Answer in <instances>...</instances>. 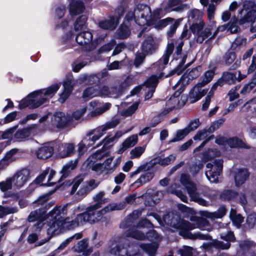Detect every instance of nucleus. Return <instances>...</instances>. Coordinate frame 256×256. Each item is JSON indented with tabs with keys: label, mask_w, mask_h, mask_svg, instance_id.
I'll use <instances>...</instances> for the list:
<instances>
[{
	"label": "nucleus",
	"mask_w": 256,
	"mask_h": 256,
	"mask_svg": "<svg viewBox=\"0 0 256 256\" xmlns=\"http://www.w3.org/2000/svg\"><path fill=\"white\" fill-rule=\"evenodd\" d=\"M238 15L240 18L238 19L234 16L230 21L226 24V28L232 34H236L240 31V26L246 23H251L250 28L251 32H256V3L252 0H244L242 8L238 10Z\"/></svg>",
	"instance_id": "nucleus-1"
},
{
	"label": "nucleus",
	"mask_w": 256,
	"mask_h": 256,
	"mask_svg": "<svg viewBox=\"0 0 256 256\" xmlns=\"http://www.w3.org/2000/svg\"><path fill=\"white\" fill-rule=\"evenodd\" d=\"M60 86V84H56L46 88L30 93L20 102L18 108L22 109L26 107H29L30 108L39 107L48 102L54 95Z\"/></svg>",
	"instance_id": "nucleus-2"
},
{
	"label": "nucleus",
	"mask_w": 256,
	"mask_h": 256,
	"mask_svg": "<svg viewBox=\"0 0 256 256\" xmlns=\"http://www.w3.org/2000/svg\"><path fill=\"white\" fill-rule=\"evenodd\" d=\"M68 206V204H67L63 206H56L48 213L47 219L50 220V222L46 226H48L47 229V233L50 236L48 239H45L40 242L39 244L40 246L42 245L49 240L54 234L62 230L63 226L64 227L66 226L68 228H70L71 222H68L69 218H66L64 221L62 220L66 214Z\"/></svg>",
	"instance_id": "nucleus-3"
},
{
	"label": "nucleus",
	"mask_w": 256,
	"mask_h": 256,
	"mask_svg": "<svg viewBox=\"0 0 256 256\" xmlns=\"http://www.w3.org/2000/svg\"><path fill=\"white\" fill-rule=\"evenodd\" d=\"M96 204L88 207L85 212L78 214L74 220L71 221L70 228H74L86 222L94 223L96 220Z\"/></svg>",
	"instance_id": "nucleus-4"
},
{
	"label": "nucleus",
	"mask_w": 256,
	"mask_h": 256,
	"mask_svg": "<svg viewBox=\"0 0 256 256\" xmlns=\"http://www.w3.org/2000/svg\"><path fill=\"white\" fill-rule=\"evenodd\" d=\"M14 183V190L22 188L30 178V171L27 168H22L16 170L12 176Z\"/></svg>",
	"instance_id": "nucleus-5"
},
{
	"label": "nucleus",
	"mask_w": 256,
	"mask_h": 256,
	"mask_svg": "<svg viewBox=\"0 0 256 256\" xmlns=\"http://www.w3.org/2000/svg\"><path fill=\"white\" fill-rule=\"evenodd\" d=\"M47 216L44 210L38 209L30 213L28 217V220L30 222H35L34 226L35 230H40L48 222L46 220Z\"/></svg>",
	"instance_id": "nucleus-6"
},
{
	"label": "nucleus",
	"mask_w": 256,
	"mask_h": 256,
	"mask_svg": "<svg viewBox=\"0 0 256 256\" xmlns=\"http://www.w3.org/2000/svg\"><path fill=\"white\" fill-rule=\"evenodd\" d=\"M71 116L63 112H58L54 113L51 118L52 125L57 128H61L71 124Z\"/></svg>",
	"instance_id": "nucleus-7"
},
{
	"label": "nucleus",
	"mask_w": 256,
	"mask_h": 256,
	"mask_svg": "<svg viewBox=\"0 0 256 256\" xmlns=\"http://www.w3.org/2000/svg\"><path fill=\"white\" fill-rule=\"evenodd\" d=\"M114 140L108 134L102 140L97 144V148L103 144L101 150H97V160H100L104 156L109 155L108 150L114 145Z\"/></svg>",
	"instance_id": "nucleus-8"
},
{
	"label": "nucleus",
	"mask_w": 256,
	"mask_h": 256,
	"mask_svg": "<svg viewBox=\"0 0 256 256\" xmlns=\"http://www.w3.org/2000/svg\"><path fill=\"white\" fill-rule=\"evenodd\" d=\"M92 40V34L88 31L78 32L76 38V42L81 46L86 45V50H91L94 48V45L91 43Z\"/></svg>",
	"instance_id": "nucleus-9"
},
{
	"label": "nucleus",
	"mask_w": 256,
	"mask_h": 256,
	"mask_svg": "<svg viewBox=\"0 0 256 256\" xmlns=\"http://www.w3.org/2000/svg\"><path fill=\"white\" fill-rule=\"evenodd\" d=\"M224 122V120L222 118L219 119L212 122L208 129H204L202 130H198L196 134L193 137L194 140H202L206 138L207 136L206 134L207 132L210 134L213 133L216 130L218 129Z\"/></svg>",
	"instance_id": "nucleus-10"
},
{
	"label": "nucleus",
	"mask_w": 256,
	"mask_h": 256,
	"mask_svg": "<svg viewBox=\"0 0 256 256\" xmlns=\"http://www.w3.org/2000/svg\"><path fill=\"white\" fill-rule=\"evenodd\" d=\"M236 55L234 52L228 50L226 52L223 56L224 62L225 65L229 66L232 64L229 70H236L240 66L241 61L236 60Z\"/></svg>",
	"instance_id": "nucleus-11"
},
{
	"label": "nucleus",
	"mask_w": 256,
	"mask_h": 256,
	"mask_svg": "<svg viewBox=\"0 0 256 256\" xmlns=\"http://www.w3.org/2000/svg\"><path fill=\"white\" fill-rule=\"evenodd\" d=\"M174 48V43L172 42L168 43L164 54L162 57L159 59L156 63V64L160 68L163 70L166 66V65L168 64L170 57L172 54Z\"/></svg>",
	"instance_id": "nucleus-12"
},
{
	"label": "nucleus",
	"mask_w": 256,
	"mask_h": 256,
	"mask_svg": "<svg viewBox=\"0 0 256 256\" xmlns=\"http://www.w3.org/2000/svg\"><path fill=\"white\" fill-rule=\"evenodd\" d=\"M131 246H129L128 248L126 249L124 248V246L122 244H118L114 248H111L110 252L111 254L118 256H136L138 252L136 250H132L130 251Z\"/></svg>",
	"instance_id": "nucleus-13"
},
{
	"label": "nucleus",
	"mask_w": 256,
	"mask_h": 256,
	"mask_svg": "<svg viewBox=\"0 0 256 256\" xmlns=\"http://www.w3.org/2000/svg\"><path fill=\"white\" fill-rule=\"evenodd\" d=\"M74 85L75 82L72 78H67L64 82V92L60 95V98H58L60 102L64 103L68 98Z\"/></svg>",
	"instance_id": "nucleus-14"
},
{
	"label": "nucleus",
	"mask_w": 256,
	"mask_h": 256,
	"mask_svg": "<svg viewBox=\"0 0 256 256\" xmlns=\"http://www.w3.org/2000/svg\"><path fill=\"white\" fill-rule=\"evenodd\" d=\"M141 215L140 211L134 210L131 214H128L124 220L120 224V228H126L132 226H134V223Z\"/></svg>",
	"instance_id": "nucleus-15"
},
{
	"label": "nucleus",
	"mask_w": 256,
	"mask_h": 256,
	"mask_svg": "<svg viewBox=\"0 0 256 256\" xmlns=\"http://www.w3.org/2000/svg\"><path fill=\"white\" fill-rule=\"evenodd\" d=\"M74 146L72 143H64L60 145L58 148V154L60 158L71 156L74 152Z\"/></svg>",
	"instance_id": "nucleus-16"
},
{
	"label": "nucleus",
	"mask_w": 256,
	"mask_h": 256,
	"mask_svg": "<svg viewBox=\"0 0 256 256\" xmlns=\"http://www.w3.org/2000/svg\"><path fill=\"white\" fill-rule=\"evenodd\" d=\"M96 140V136L93 134H88L85 140H82L78 144V155L81 156L86 150V144L88 146H92Z\"/></svg>",
	"instance_id": "nucleus-17"
},
{
	"label": "nucleus",
	"mask_w": 256,
	"mask_h": 256,
	"mask_svg": "<svg viewBox=\"0 0 256 256\" xmlns=\"http://www.w3.org/2000/svg\"><path fill=\"white\" fill-rule=\"evenodd\" d=\"M74 251L78 252H82L84 256H88L92 252V248L89 246L86 239H83L78 242L76 245L74 246Z\"/></svg>",
	"instance_id": "nucleus-18"
},
{
	"label": "nucleus",
	"mask_w": 256,
	"mask_h": 256,
	"mask_svg": "<svg viewBox=\"0 0 256 256\" xmlns=\"http://www.w3.org/2000/svg\"><path fill=\"white\" fill-rule=\"evenodd\" d=\"M53 153L54 148L48 144L42 146L36 152L38 158L43 160L50 158Z\"/></svg>",
	"instance_id": "nucleus-19"
},
{
	"label": "nucleus",
	"mask_w": 256,
	"mask_h": 256,
	"mask_svg": "<svg viewBox=\"0 0 256 256\" xmlns=\"http://www.w3.org/2000/svg\"><path fill=\"white\" fill-rule=\"evenodd\" d=\"M138 142L136 134H133L126 138L121 144V147L118 150V154H122L126 149L134 146Z\"/></svg>",
	"instance_id": "nucleus-20"
},
{
	"label": "nucleus",
	"mask_w": 256,
	"mask_h": 256,
	"mask_svg": "<svg viewBox=\"0 0 256 256\" xmlns=\"http://www.w3.org/2000/svg\"><path fill=\"white\" fill-rule=\"evenodd\" d=\"M108 20L99 22L98 26L104 30H114L118 26L120 22L112 15L110 16Z\"/></svg>",
	"instance_id": "nucleus-21"
},
{
	"label": "nucleus",
	"mask_w": 256,
	"mask_h": 256,
	"mask_svg": "<svg viewBox=\"0 0 256 256\" xmlns=\"http://www.w3.org/2000/svg\"><path fill=\"white\" fill-rule=\"evenodd\" d=\"M238 193L232 189H224L219 194V198L223 202H232L238 197Z\"/></svg>",
	"instance_id": "nucleus-22"
},
{
	"label": "nucleus",
	"mask_w": 256,
	"mask_h": 256,
	"mask_svg": "<svg viewBox=\"0 0 256 256\" xmlns=\"http://www.w3.org/2000/svg\"><path fill=\"white\" fill-rule=\"evenodd\" d=\"M250 173L247 169H239L234 176V182L236 186H242L248 178Z\"/></svg>",
	"instance_id": "nucleus-23"
},
{
	"label": "nucleus",
	"mask_w": 256,
	"mask_h": 256,
	"mask_svg": "<svg viewBox=\"0 0 256 256\" xmlns=\"http://www.w3.org/2000/svg\"><path fill=\"white\" fill-rule=\"evenodd\" d=\"M120 122L118 119H116L106 122L105 124L97 127V140L102 137L106 131L108 129L115 128Z\"/></svg>",
	"instance_id": "nucleus-24"
},
{
	"label": "nucleus",
	"mask_w": 256,
	"mask_h": 256,
	"mask_svg": "<svg viewBox=\"0 0 256 256\" xmlns=\"http://www.w3.org/2000/svg\"><path fill=\"white\" fill-rule=\"evenodd\" d=\"M165 76L163 72H160L158 76L156 74H152L146 79L142 84L146 88L156 90L158 83V79L163 77L165 78Z\"/></svg>",
	"instance_id": "nucleus-25"
},
{
	"label": "nucleus",
	"mask_w": 256,
	"mask_h": 256,
	"mask_svg": "<svg viewBox=\"0 0 256 256\" xmlns=\"http://www.w3.org/2000/svg\"><path fill=\"white\" fill-rule=\"evenodd\" d=\"M202 16V14L200 10L196 8L190 10L188 12L187 23L190 24L191 23L203 22Z\"/></svg>",
	"instance_id": "nucleus-26"
},
{
	"label": "nucleus",
	"mask_w": 256,
	"mask_h": 256,
	"mask_svg": "<svg viewBox=\"0 0 256 256\" xmlns=\"http://www.w3.org/2000/svg\"><path fill=\"white\" fill-rule=\"evenodd\" d=\"M142 48L147 54H152L155 50L154 40L152 36H148L142 42Z\"/></svg>",
	"instance_id": "nucleus-27"
},
{
	"label": "nucleus",
	"mask_w": 256,
	"mask_h": 256,
	"mask_svg": "<svg viewBox=\"0 0 256 256\" xmlns=\"http://www.w3.org/2000/svg\"><path fill=\"white\" fill-rule=\"evenodd\" d=\"M78 162V160H71L64 165L61 170L62 176L58 181H61L62 179L68 176L70 172L76 168Z\"/></svg>",
	"instance_id": "nucleus-28"
},
{
	"label": "nucleus",
	"mask_w": 256,
	"mask_h": 256,
	"mask_svg": "<svg viewBox=\"0 0 256 256\" xmlns=\"http://www.w3.org/2000/svg\"><path fill=\"white\" fill-rule=\"evenodd\" d=\"M154 176V173L152 172H147L144 174L141 175L140 178H138L134 182L131 184V186H135L138 188L150 182Z\"/></svg>",
	"instance_id": "nucleus-29"
},
{
	"label": "nucleus",
	"mask_w": 256,
	"mask_h": 256,
	"mask_svg": "<svg viewBox=\"0 0 256 256\" xmlns=\"http://www.w3.org/2000/svg\"><path fill=\"white\" fill-rule=\"evenodd\" d=\"M140 247L149 256H155L158 248V244L156 242L148 244H141Z\"/></svg>",
	"instance_id": "nucleus-30"
},
{
	"label": "nucleus",
	"mask_w": 256,
	"mask_h": 256,
	"mask_svg": "<svg viewBox=\"0 0 256 256\" xmlns=\"http://www.w3.org/2000/svg\"><path fill=\"white\" fill-rule=\"evenodd\" d=\"M176 156V154H172L164 158L157 157L154 158L155 162L152 164V166H154L156 164H159L162 166H166L172 164L175 160Z\"/></svg>",
	"instance_id": "nucleus-31"
},
{
	"label": "nucleus",
	"mask_w": 256,
	"mask_h": 256,
	"mask_svg": "<svg viewBox=\"0 0 256 256\" xmlns=\"http://www.w3.org/2000/svg\"><path fill=\"white\" fill-rule=\"evenodd\" d=\"M84 9V4L80 1H73L70 4V14L75 16L81 14Z\"/></svg>",
	"instance_id": "nucleus-32"
},
{
	"label": "nucleus",
	"mask_w": 256,
	"mask_h": 256,
	"mask_svg": "<svg viewBox=\"0 0 256 256\" xmlns=\"http://www.w3.org/2000/svg\"><path fill=\"white\" fill-rule=\"evenodd\" d=\"M36 127V124H32L26 128L18 130L14 134V138L19 140L26 138L30 136L31 130Z\"/></svg>",
	"instance_id": "nucleus-33"
},
{
	"label": "nucleus",
	"mask_w": 256,
	"mask_h": 256,
	"mask_svg": "<svg viewBox=\"0 0 256 256\" xmlns=\"http://www.w3.org/2000/svg\"><path fill=\"white\" fill-rule=\"evenodd\" d=\"M187 56V54H184L179 64L174 69L171 70L168 74H166L165 78L171 76L176 74L180 75L184 72L183 66L186 62Z\"/></svg>",
	"instance_id": "nucleus-34"
},
{
	"label": "nucleus",
	"mask_w": 256,
	"mask_h": 256,
	"mask_svg": "<svg viewBox=\"0 0 256 256\" xmlns=\"http://www.w3.org/2000/svg\"><path fill=\"white\" fill-rule=\"evenodd\" d=\"M82 237V234L81 233H77L74 235L68 238L63 241L59 246L54 252V253L56 254L59 253L60 252L64 250L68 244L72 241L74 238L78 240Z\"/></svg>",
	"instance_id": "nucleus-35"
},
{
	"label": "nucleus",
	"mask_w": 256,
	"mask_h": 256,
	"mask_svg": "<svg viewBox=\"0 0 256 256\" xmlns=\"http://www.w3.org/2000/svg\"><path fill=\"white\" fill-rule=\"evenodd\" d=\"M86 20L87 18L85 16H81L78 18L74 24L75 31L77 32L84 31L86 28Z\"/></svg>",
	"instance_id": "nucleus-36"
},
{
	"label": "nucleus",
	"mask_w": 256,
	"mask_h": 256,
	"mask_svg": "<svg viewBox=\"0 0 256 256\" xmlns=\"http://www.w3.org/2000/svg\"><path fill=\"white\" fill-rule=\"evenodd\" d=\"M138 10L140 13L138 16L145 20H146L148 14L151 12L150 7L146 4H138L136 6L134 10Z\"/></svg>",
	"instance_id": "nucleus-37"
},
{
	"label": "nucleus",
	"mask_w": 256,
	"mask_h": 256,
	"mask_svg": "<svg viewBox=\"0 0 256 256\" xmlns=\"http://www.w3.org/2000/svg\"><path fill=\"white\" fill-rule=\"evenodd\" d=\"M228 144L232 148H250L249 146H248L241 139L236 136L230 138L228 141Z\"/></svg>",
	"instance_id": "nucleus-38"
},
{
	"label": "nucleus",
	"mask_w": 256,
	"mask_h": 256,
	"mask_svg": "<svg viewBox=\"0 0 256 256\" xmlns=\"http://www.w3.org/2000/svg\"><path fill=\"white\" fill-rule=\"evenodd\" d=\"M256 86V72L254 74L252 78L249 81V82L246 84L240 93L242 95H245L248 94Z\"/></svg>",
	"instance_id": "nucleus-39"
},
{
	"label": "nucleus",
	"mask_w": 256,
	"mask_h": 256,
	"mask_svg": "<svg viewBox=\"0 0 256 256\" xmlns=\"http://www.w3.org/2000/svg\"><path fill=\"white\" fill-rule=\"evenodd\" d=\"M116 33L118 38L125 39L129 36L130 32L128 26L123 23L117 30Z\"/></svg>",
	"instance_id": "nucleus-40"
},
{
	"label": "nucleus",
	"mask_w": 256,
	"mask_h": 256,
	"mask_svg": "<svg viewBox=\"0 0 256 256\" xmlns=\"http://www.w3.org/2000/svg\"><path fill=\"white\" fill-rule=\"evenodd\" d=\"M0 189L3 192L12 189L14 190V183L12 176L8 177L4 180L0 182Z\"/></svg>",
	"instance_id": "nucleus-41"
},
{
	"label": "nucleus",
	"mask_w": 256,
	"mask_h": 256,
	"mask_svg": "<svg viewBox=\"0 0 256 256\" xmlns=\"http://www.w3.org/2000/svg\"><path fill=\"white\" fill-rule=\"evenodd\" d=\"M222 75L226 84L231 85L236 84V72H224Z\"/></svg>",
	"instance_id": "nucleus-42"
},
{
	"label": "nucleus",
	"mask_w": 256,
	"mask_h": 256,
	"mask_svg": "<svg viewBox=\"0 0 256 256\" xmlns=\"http://www.w3.org/2000/svg\"><path fill=\"white\" fill-rule=\"evenodd\" d=\"M126 237H130L138 240H145V234L138 230H128L126 233Z\"/></svg>",
	"instance_id": "nucleus-43"
},
{
	"label": "nucleus",
	"mask_w": 256,
	"mask_h": 256,
	"mask_svg": "<svg viewBox=\"0 0 256 256\" xmlns=\"http://www.w3.org/2000/svg\"><path fill=\"white\" fill-rule=\"evenodd\" d=\"M210 246L218 250H228L231 244L229 242H224L218 240H214L210 243Z\"/></svg>",
	"instance_id": "nucleus-44"
},
{
	"label": "nucleus",
	"mask_w": 256,
	"mask_h": 256,
	"mask_svg": "<svg viewBox=\"0 0 256 256\" xmlns=\"http://www.w3.org/2000/svg\"><path fill=\"white\" fill-rule=\"evenodd\" d=\"M190 133V130L188 128L178 130L176 132V137L169 141V143L174 142L182 140Z\"/></svg>",
	"instance_id": "nucleus-45"
},
{
	"label": "nucleus",
	"mask_w": 256,
	"mask_h": 256,
	"mask_svg": "<svg viewBox=\"0 0 256 256\" xmlns=\"http://www.w3.org/2000/svg\"><path fill=\"white\" fill-rule=\"evenodd\" d=\"M96 96V88L94 86L87 88L83 92L82 97L88 100Z\"/></svg>",
	"instance_id": "nucleus-46"
},
{
	"label": "nucleus",
	"mask_w": 256,
	"mask_h": 256,
	"mask_svg": "<svg viewBox=\"0 0 256 256\" xmlns=\"http://www.w3.org/2000/svg\"><path fill=\"white\" fill-rule=\"evenodd\" d=\"M181 21L182 20L180 19L174 20V22L170 26L169 30L166 32V36L168 38L174 36Z\"/></svg>",
	"instance_id": "nucleus-47"
},
{
	"label": "nucleus",
	"mask_w": 256,
	"mask_h": 256,
	"mask_svg": "<svg viewBox=\"0 0 256 256\" xmlns=\"http://www.w3.org/2000/svg\"><path fill=\"white\" fill-rule=\"evenodd\" d=\"M174 21V18L168 17L166 18L159 20L156 24L155 28L158 29H162Z\"/></svg>",
	"instance_id": "nucleus-48"
},
{
	"label": "nucleus",
	"mask_w": 256,
	"mask_h": 256,
	"mask_svg": "<svg viewBox=\"0 0 256 256\" xmlns=\"http://www.w3.org/2000/svg\"><path fill=\"white\" fill-rule=\"evenodd\" d=\"M146 149V146H136L130 152L131 159L138 158L144 152Z\"/></svg>",
	"instance_id": "nucleus-49"
},
{
	"label": "nucleus",
	"mask_w": 256,
	"mask_h": 256,
	"mask_svg": "<svg viewBox=\"0 0 256 256\" xmlns=\"http://www.w3.org/2000/svg\"><path fill=\"white\" fill-rule=\"evenodd\" d=\"M216 149L208 148V150L202 154V161L206 162L214 158L216 156V154H214L215 152H216Z\"/></svg>",
	"instance_id": "nucleus-50"
},
{
	"label": "nucleus",
	"mask_w": 256,
	"mask_h": 256,
	"mask_svg": "<svg viewBox=\"0 0 256 256\" xmlns=\"http://www.w3.org/2000/svg\"><path fill=\"white\" fill-rule=\"evenodd\" d=\"M188 94L190 104H194L200 100L198 98L199 96L198 90L194 86L190 89Z\"/></svg>",
	"instance_id": "nucleus-51"
},
{
	"label": "nucleus",
	"mask_w": 256,
	"mask_h": 256,
	"mask_svg": "<svg viewBox=\"0 0 256 256\" xmlns=\"http://www.w3.org/2000/svg\"><path fill=\"white\" fill-rule=\"evenodd\" d=\"M18 210L16 207H4L0 206V218H2L7 214L16 213Z\"/></svg>",
	"instance_id": "nucleus-52"
},
{
	"label": "nucleus",
	"mask_w": 256,
	"mask_h": 256,
	"mask_svg": "<svg viewBox=\"0 0 256 256\" xmlns=\"http://www.w3.org/2000/svg\"><path fill=\"white\" fill-rule=\"evenodd\" d=\"M204 24V22L191 23L190 24H189L191 32L194 34L196 32V34H198L202 30Z\"/></svg>",
	"instance_id": "nucleus-53"
},
{
	"label": "nucleus",
	"mask_w": 256,
	"mask_h": 256,
	"mask_svg": "<svg viewBox=\"0 0 256 256\" xmlns=\"http://www.w3.org/2000/svg\"><path fill=\"white\" fill-rule=\"evenodd\" d=\"M18 152V150L16 148L12 149L8 152H6L4 156L2 158L4 160L10 164L12 162L16 160V158L14 155Z\"/></svg>",
	"instance_id": "nucleus-54"
},
{
	"label": "nucleus",
	"mask_w": 256,
	"mask_h": 256,
	"mask_svg": "<svg viewBox=\"0 0 256 256\" xmlns=\"http://www.w3.org/2000/svg\"><path fill=\"white\" fill-rule=\"evenodd\" d=\"M87 167L93 170H96V154L93 153L86 161Z\"/></svg>",
	"instance_id": "nucleus-55"
},
{
	"label": "nucleus",
	"mask_w": 256,
	"mask_h": 256,
	"mask_svg": "<svg viewBox=\"0 0 256 256\" xmlns=\"http://www.w3.org/2000/svg\"><path fill=\"white\" fill-rule=\"evenodd\" d=\"M204 167V164L202 162H199L198 164L195 162L192 164L190 167V172L192 176L196 175L199 171Z\"/></svg>",
	"instance_id": "nucleus-56"
},
{
	"label": "nucleus",
	"mask_w": 256,
	"mask_h": 256,
	"mask_svg": "<svg viewBox=\"0 0 256 256\" xmlns=\"http://www.w3.org/2000/svg\"><path fill=\"white\" fill-rule=\"evenodd\" d=\"M185 187L191 198L198 194L196 185L194 182H192L188 184Z\"/></svg>",
	"instance_id": "nucleus-57"
},
{
	"label": "nucleus",
	"mask_w": 256,
	"mask_h": 256,
	"mask_svg": "<svg viewBox=\"0 0 256 256\" xmlns=\"http://www.w3.org/2000/svg\"><path fill=\"white\" fill-rule=\"evenodd\" d=\"M116 210H118L116 205L109 204L101 210L97 211V217L102 216L106 213Z\"/></svg>",
	"instance_id": "nucleus-58"
},
{
	"label": "nucleus",
	"mask_w": 256,
	"mask_h": 256,
	"mask_svg": "<svg viewBox=\"0 0 256 256\" xmlns=\"http://www.w3.org/2000/svg\"><path fill=\"white\" fill-rule=\"evenodd\" d=\"M126 10V8L122 4L119 5L114 10V16L116 20L120 22V20L123 16Z\"/></svg>",
	"instance_id": "nucleus-59"
},
{
	"label": "nucleus",
	"mask_w": 256,
	"mask_h": 256,
	"mask_svg": "<svg viewBox=\"0 0 256 256\" xmlns=\"http://www.w3.org/2000/svg\"><path fill=\"white\" fill-rule=\"evenodd\" d=\"M202 68L200 66H198L193 68L188 74L189 79L194 80L197 78L200 74Z\"/></svg>",
	"instance_id": "nucleus-60"
},
{
	"label": "nucleus",
	"mask_w": 256,
	"mask_h": 256,
	"mask_svg": "<svg viewBox=\"0 0 256 256\" xmlns=\"http://www.w3.org/2000/svg\"><path fill=\"white\" fill-rule=\"evenodd\" d=\"M146 240H148L150 241H152L154 240H158L160 238V235L156 230H149L145 234Z\"/></svg>",
	"instance_id": "nucleus-61"
},
{
	"label": "nucleus",
	"mask_w": 256,
	"mask_h": 256,
	"mask_svg": "<svg viewBox=\"0 0 256 256\" xmlns=\"http://www.w3.org/2000/svg\"><path fill=\"white\" fill-rule=\"evenodd\" d=\"M136 228H153L154 227V224L147 218H143L140 220L136 224Z\"/></svg>",
	"instance_id": "nucleus-62"
},
{
	"label": "nucleus",
	"mask_w": 256,
	"mask_h": 256,
	"mask_svg": "<svg viewBox=\"0 0 256 256\" xmlns=\"http://www.w3.org/2000/svg\"><path fill=\"white\" fill-rule=\"evenodd\" d=\"M220 238L226 242H234L236 240L234 233L232 231H229L226 234H221Z\"/></svg>",
	"instance_id": "nucleus-63"
},
{
	"label": "nucleus",
	"mask_w": 256,
	"mask_h": 256,
	"mask_svg": "<svg viewBox=\"0 0 256 256\" xmlns=\"http://www.w3.org/2000/svg\"><path fill=\"white\" fill-rule=\"evenodd\" d=\"M90 191L86 188V186L82 184L76 194V198L78 200H82Z\"/></svg>",
	"instance_id": "nucleus-64"
}]
</instances>
